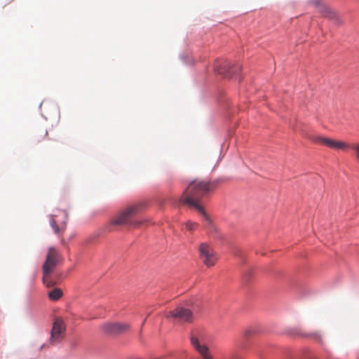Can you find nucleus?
<instances>
[{
    "mask_svg": "<svg viewBox=\"0 0 359 359\" xmlns=\"http://www.w3.org/2000/svg\"><path fill=\"white\" fill-rule=\"evenodd\" d=\"M215 187V182L195 180L189 184L180 198L182 203L195 208L208 224H211L212 221L199 202L203 196Z\"/></svg>",
    "mask_w": 359,
    "mask_h": 359,
    "instance_id": "obj_1",
    "label": "nucleus"
},
{
    "mask_svg": "<svg viewBox=\"0 0 359 359\" xmlns=\"http://www.w3.org/2000/svg\"><path fill=\"white\" fill-rule=\"evenodd\" d=\"M142 206V203H137L123 209L113 218L112 224L138 227L142 222L134 220L133 217L140 211Z\"/></svg>",
    "mask_w": 359,
    "mask_h": 359,
    "instance_id": "obj_2",
    "label": "nucleus"
},
{
    "mask_svg": "<svg viewBox=\"0 0 359 359\" xmlns=\"http://www.w3.org/2000/svg\"><path fill=\"white\" fill-rule=\"evenodd\" d=\"M60 253L57 250L53 247L49 248L45 262L43 265V284L48 287H51L55 285L50 276L53 273L57 264L60 260Z\"/></svg>",
    "mask_w": 359,
    "mask_h": 359,
    "instance_id": "obj_3",
    "label": "nucleus"
},
{
    "mask_svg": "<svg viewBox=\"0 0 359 359\" xmlns=\"http://www.w3.org/2000/svg\"><path fill=\"white\" fill-rule=\"evenodd\" d=\"M309 139L316 144L325 146L336 150L346 151L351 148L350 145L347 142L333 140L321 135H311L309 137Z\"/></svg>",
    "mask_w": 359,
    "mask_h": 359,
    "instance_id": "obj_4",
    "label": "nucleus"
},
{
    "mask_svg": "<svg viewBox=\"0 0 359 359\" xmlns=\"http://www.w3.org/2000/svg\"><path fill=\"white\" fill-rule=\"evenodd\" d=\"M168 320H173L178 323H191L194 320L193 312L182 306L176 307L174 310L165 313Z\"/></svg>",
    "mask_w": 359,
    "mask_h": 359,
    "instance_id": "obj_5",
    "label": "nucleus"
},
{
    "mask_svg": "<svg viewBox=\"0 0 359 359\" xmlns=\"http://www.w3.org/2000/svg\"><path fill=\"white\" fill-rule=\"evenodd\" d=\"M199 257L208 267L214 266L217 260V255L212 248L207 243H203L198 248Z\"/></svg>",
    "mask_w": 359,
    "mask_h": 359,
    "instance_id": "obj_6",
    "label": "nucleus"
},
{
    "mask_svg": "<svg viewBox=\"0 0 359 359\" xmlns=\"http://www.w3.org/2000/svg\"><path fill=\"white\" fill-rule=\"evenodd\" d=\"M67 219L68 214L65 210H58L50 216V225L55 233L60 234L65 231Z\"/></svg>",
    "mask_w": 359,
    "mask_h": 359,
    "instance_id": "obj_7",
    "label": "nucleus"
},
{
    "mask_svg": "<svg viewBox=\"0 0 359 359\" xmlns=\"http://www.w3.org/2000/svg\"><path fill=\"white\" fill-rule=\"evenodd\" d=\"M65 325L64 321L57 318L55 320L51 330L49 342L52 345L60 343L65 336Z\"/></svg>",
    "mask_w": 359,
    "mask_h": 359,
    "instance_id": "obj_8",
    "label": "nucleus"
},
{
    "mask_svg": "<svg viewBox=\"0 0 359 359\" xmlns=\"http://www.w3.org/2000/svg\"><path fill=\"white\" fill-rule=\"evenodd\" d=\"M130 328V325L117 322L105 323L101 326L102 331L109 335H118L122 334Z\"/></svg>",
    "mask_w": 359,
    "mask_h": 359,
    "instance_id": "obj_9",
    "label": "nucleus"
},
{
    "mask_svg": "<svg viewBox=\"0 0 359 359\" xmlns=\"http://www.w3.org/2000/svg\"><path fill=\"white\" fill-rule=\"evenodd\" d=\"M214 69L219 74L223 75L224 77H231V70L232 69L231 64L228 61L217 60L214 65Z\"/></svg>",
    "mask_w": 359,
    "mask_h": 359,
    "instance_id": "obj_10",
    "label": "nucleus"
},
{
    "mask_svg": "<svg viewBox=\"0 0 359 359\" xmlns=\"http://www.w3.org/2000/svg\"><path fill=\"white\" fill-rule=\"evenodd\" d=\"M318 10L319 12H320L324 17L334 20L336 22H341L339 17L330 8L325 6L324 5H319Z\"/></svg>",
    "mask_w": 359,
    "mask_h": 359,
    "instance_id": "obj_11",
    "label": "nucleus"
},
{
    "mask_svg": "<svg viewBox=\"0 0 359 359\" xmlns=\"http://www.w3.org/2000/svg\"><path fill=\"white\" fill-rule=\"evenodd\" d=\"M305 336L306 337H309V338L314 340L315 341H316L317 343H318L321 345H323L325 344L323 334L320 331L309 332V333L306 334Z\"/></svg>",
    "mask_w": 359,
    "mask_h": 359,
    "instance_id": "obj_12",
    "label": "nucleus"
},
{
    "mask_svg": "<svg viewBox=\"0 0 359 359\" xmlns=\"http://www.w3.org/2000/svg\"><path fill=\"white\" fill-rule=\"evenodd\" d=\"M63 295L62 290L58 287L54 288L53 290L48 292V296L50 300L57 301L60 299Z\"/></svg>",
    "mask_w": 359,
    "mask_h": 359,
    "instance_id": "obj_13",
    "label": "nucleus"
},
{
    "mask_svg": "<svg viewBox=\"0 0 359 359\" xmlns=\"http://www.w3.org/2000/svg\"><path fill=\"white\" fill-rule=\"evenodd\" d=\"M185 226L188 230H189L190 231H194V230H196V229L197 228L198 224L196 222H194L191 221H187L185 223Z\"/></svg>",
    "mask_w": 359,
    "mask_h": 359,
    "instance_id": "obj_14",
    "label": "nucleus"
},
{
    "mask_svg": "<svg viewBox=\"0 0 359 359\" xmlns=\"http://www.w3.org/2000/svg\"><path fill=\"white\" fill-rule=\"evenodd\" d=\"M353 149L355 151L356 158L359 160V145L354 146Z\"/></svg>",
    "mask_w": 359,
    "mask_h": 359,
    "instance_id": "obj_15",
    "label": "nucleus"
},
{
    "mask_svg": "<svg viewBox=\"0 0 359 359\" xmlns=\"http://www.w3.org/2000/svg\"><path fill=\"white\" fill-rule=\"evenodd\" d=\"M47 136H48V131L45 130V132L43 133L41 137H38V141L40 142V141L43 140Z\"/></svg>",
    "mask_w": 359,
    "mask_h": 359,
    "instance_id": "obj_16",
    "label": "nucleus"
},
{
    "mask_svg": "<svg viewBox=\"0 0 359 359\" xmlns=\"http://www.w3.org/2000/svg\"><path fill=\"white\" fill-rule=\"evenodd\" d=\"M45 346H46V345H45V344L42 345V346H41V349L43 348Z\"/></svg>",
    "mask_w": 359,
    "mask_h": 359,
    "instance_id": "obj_17",
    "label": "nucleus"
}]
</instances>
